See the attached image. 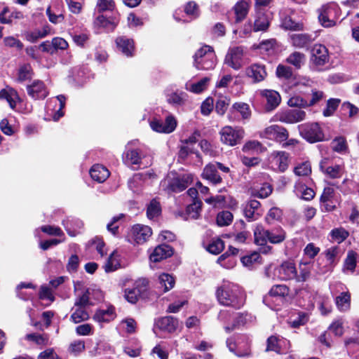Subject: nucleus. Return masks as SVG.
<instances>
[{
  "label": "nucleus",
  "instance_id": "f257e3e1",
  "mask_svg": "<svg viewBox=\"0 0 359 359\" xmlns=\"http://www.w3.org/2000/svg\"><path fill=\"white\" fill-rule=\"evenodd\" d=\"M215 295L219 304L236 309L241 308L245 302L244 291L237 285L229 281H223L217 287Z\"/></svg>",
  "mask_w": 359,
  "mask_h": 359
},
{
  "label": "nucleus",
  "instance_id": "f03ea898",
  "mask_svg": "<svg viewBox=\"0 0 359 359\" xmlns=\"http://www.w3.org/2000/svg\"><path fill=\"white\" fill-rule=\"evenodd\" d=\"M194 65L198 69L209 70L216 65V55L212 47L205 46L197 50L194 56Z\"/></svg>",
  "mask_w": 359,
  "mask_h": 359
},
{
  "label": "nucleus",
  "instance_id": "7ed1b4c3",
  "mask_svg": "<svg viewBox=\"0 0 359 359\" xmlns=\"http://www.w3.org/2000/svg\"><path fill=\"white\" fill-rule=\"evenodd\" d=\"M219 135L223 144L233 147L241 142L245 135V131L239 126H226L220 130Z\"/></svg>",
  "mask_w": 359,
  "mask_h": 359
},
{
  "label": "nucleus",
  "instance_id": "20e7f679",
  "mask_svg": "<svg viewBox=\"0 0 359 359\" xmlns=\"http://www.w3.org/2000/svg\"><path fill=\"white\" fill-rule=\"evenodd\" d=\"M299 130L302 137L309 142L315 143L325 140L324 133L317 123L300 125Z\"/></svg>",
  "mask_w": 359,
  "mask_h": 359
},
{
  "label": "nucleus",
  "instance_id": "39448f33",
  "mask_svg": "<svg viewBox=\"0 0 359 359\" xmlns=\"http://www.w3.org/2000/svg\"><path fill=\"white\" fill-rule=\"evenodd\" d=\"M306 118V112L300 109H286L277 112L273 119L285 123L292 124L302 121Z\"/></svg>",
  "mask_w": 359,
  "mask_h": 359
},
{
  "label": "nucleus",
  "instance_id": "423d86ee",
  "mask_svg": "<svg viewBox=\"0 0 359 359\" xmlns=\"http://www.w3.org/2000/svg\"><path fill=\"white\" fill-rule=\"evenodd\" d=\"M177 124L176 118L171 114L167 116L164 121L158 118H154L149 121V126L154 131L165 134L173 132Z\"/></svg>",
  "mask_w": 359,
  "mask_h": 359
},
{
  "label": "nucleus",
  "instance_id": "0eeeda50",
  "mask_svg": "<svg viewBox=\"0 0 359 359\" xmlns=\"http://www.w3.org/2000/svg\"><path fill=\"white\" fill-rule=\"evenodd\" d=\"M275 276L278 279L283 281L295 280L297 277L295 263L291 260L283 262L275 269Z\"/></svg>",
  "mask_w": 359,
  "mask_h": 359
},
{
  "label": "nucleus",
  "instance_id": "6e6552de",
  "mask_svg": "<svg viewBox=\"0 0 359 359\" xmlns=\"http://www.w3.org/2000/svg\"><path fill=\"white\" fill-rule=\"evenodd\" d=\"M289 136L288 132L283 126L278 125H271L266 128L260 133V137L271 140L282 142L287 140Z\"/></svg>",
  "mask_w": 359,
  "mask_h": 359
},
{
  "label": "nucleus",
  "instance_id": "1a4fd4ad",
  "mask_svg": "<svg viewBox=\"0 0 359 359\" xmlns=\"http://www.w3.org/2000/svg\"><path fill=\"white\" fill-rule=\"evenodd\" d=\"M152 235L151 229L146 225H134L129 233V241L137 244H143Z\"/></svg>",
  "mask_w": 359,
  "mask_h": 359
},
{
  "label": "nucleus",
  "instance_id": "9d476101",
  "mask_svg": "<svg viewBox=\"0 0 359 359\" xmlns=\"http://www.w3.org/2000/svg\"><path fill=\"white\" fill-rule=\"evenodd\" d=\"M147 285L148 281L146 279L137 280L132 288L126 289L124 294L126 299L131 304H135L138 299L146 292Z\"/></svg>",
  "mask_w": 359,
  "mask_h": 359
},
{
  "label": "nucleus",
  "instance_id": "9b49d317",
  "mask_svg": "<svg viewBox=\"0 0 359 359\" xmlns=\"http://www.w3.org/2000/svg\"><path fill=\"white\" fill-rule=\"evenodd\" d=\"M337 7L335 4L325 5L319 9L318 19L325 27H330L335 25Z\"/></svg>",
  "mask_w": 359,
  "mask_h": 359
},
{
  "label": "nucleus",
  "instance_id": "f8f14e48",
  "mask_svg": "<svg viewBox=\"0 0 359 359\" xmlns=\"http://www.w3.org/2000/svg\"><path fill=\"white\" fill-rule=\"evenodd\" d=\"M193 181V175L191 173H184L172 180H165L164 184L168 182V188L174 192H180L184 190Z\"/></svg>",
  "mask_w": 359,
  "mask_h": 359
},
{
  "label": "nucleus",
  "instance_id": "ddd939ff",
  "mask_svg": "<svg viewBox=\"0 0 359 359\" xmlns=\"http://www.w3.org/2000/svg\"><path fill=\"white\" fill-rule=\"evenodd\" d=\"M243 48L241 46L233 47L229 49L224 59V63L235 70H238L243 66Z\"/></svg>",
  "mask_w": 359,
  "mask_h": 359
},
{
  "label": "nucleus",
  "instance_id": "4468645a",
  "mask_svg": "<svg viewBox=\"0 0 359 359\" xmlns=\"http://www.w3.org/2000/svg\"><path fill=\"white\" fill-rule=\"evenodd\" d=\"M270 163L274 170L283 172L289 166V154L285 151H273L270 156Z\"/></svg>",
  "mask_w": 359,
  "mask_h": 359
},
{
  "label": "nucleus",
  "instance_id": "2eb2a0df",
  "mask_svg": "<svg viewBox=\"0 0 359 359\" xmlns=\"http://www.w3.org/2000/svg\"><path fill=\"white\" fill-rule=\"evenodd\" d=\"M329 60L327 48L320 44H316L311 50V63L316 67H322Z\"/></svg>",
  "mask_w": 359,
  "mask_h": 359
},
{
  "label": "nucleus",
  "instance_id": "dca6fc26",
  "mask_svg": "<svg viewBox=\"0 0 359 359\" xmlns=\"http://www.w3.org/2000/svg\"><path fill=\"white\" fill-rule=\"evenodd\" d=\"M321 171L329 178H340L344 172V168L341 165H331L327 158H324L320 162Z\"/></svg>",
  "mask_w": 359,
  "mask_h": 359
},
{
  "label": "nucleus",
  "instance_id": "f3484780",
  "mask_svg": "<svg viewBox=\"0 0 359 359\" xmlns=\"http://www.w3.org/2000/svg\"><path fill=\"white\" fill-rule=\"evenodd\" d=\"M290 341L284 338H278L275 336L270 337L267 340L266 351H273L278 353H285L290 348Z\"/></svg>",
  "mask_w": 359,
  "mask_h": 359
},
{
  "label": "nucleus",
  "instance_id": "a211bd4d",
  "mask_svg": "<svg viewBox=\"0 0 359 359\" xmlns=\"http://www.w3.org/2000/svg\"><path fill=\"white\" fill-rule=\"evenodd\" d=\"M27 93L34 100L44 99L48 95L47 88L43 81L36 80L27 87Z\"/></svg>",
  "mask_w": 359,
  "mask_h": 359
},
{
  "label": "nucleus",
  "instance_id": "6ab92c4d",
  "mask_svg": "<svg viewBox=\"0 0 359 359\" xmlns=\"http://www.w3.org/2000/svg\"><path fill=\"white\" fill-rule=\"evenodd\" d=\"M245 74L250 78L254 83H258L264 80L267 73L264 65L252 64L245 69Z\"/></svg>",
  "mask_w": 359,
  "mask_h": 359
},
{
  "label": "nucleus",
  "instance_id": "aec40b11",
  "mask_svg": "<svg viewBox=\"0 0 359 359\" xmlns=\"http://www.w3.org/2000/svg\"><path fill=\"white\" fill-rule=\"evenodd\" d=\"M260 95L266 100V109L267 111L273 110L280 103V95L277 91L273 90H262Z\"/></svg>",
  "mask_w": 359,
  "mask_h": 359
},
{
  "label": "nucleus",
  "instance_id": "412c9836",
  "mask_svg": "<svg viewBox=\"0 0 359 359\" xmlns=\"http://www.w3.org/2000/svg\"><path fill=\"white\" fill-rule=\"evenodd\" d=\"M201 175L203 179L208 180L215 185L220 184L222 181L221 176L218 174L217 165L214 163L206 165Z\"/></svg>",
  "mask_w": 359,
  "mask_h": 359
},
{
  "label": "nucleus",
  "instance_id": "4be33fe9",
  "mask_svg": "<svg viewBox=\"0 0 359 359\" xmlns=\"http://www.w3.org/2000/svg\"><path fill=\"white\" fill-rule=\"evenodd\" d=\"M260 203L257 200H250L243 208L245 217L249 220L257 219L261 213L259 212Z\"/></svg>",
  "mask_w": 359,
  "mask_h": 359
},
{
  "label": "nucleus",
  "instance_id": "5701e85b",
  "mask_svg": "<svg viewBox=\"0 0 359 359\" xmlns=\"http://www.w3.org/2000/svg\"><path fill=\"white\" fill-rule=\"evenodd\" d=\"M173 253L172 249L168 245H160L155 248L150 255V260L158 262L170 257Z\"/></svg>",
  "mask_w": 359,
  "mask_h": 359
},
{
  "label": "nucleus",
  "instance_id": "b1692460",
  "mask_svg": "<svg viewBox=\"0 0 359 359\" xmlns=\"http://www.w3.org/2000/svg\"><path fill=\"white\" fill-rule=\"evenodd\" d=\"M62 224L67 233L71 236H75L79 233L83 224L81 220L73 217H68L62 221Z\"/></svg>",
  "mask_w": 359,
  "mask_h": 359
},
{
  "label": "nucleus",
  "instance_id": "393cba45",
  "mask_svg": "<svg viewBox=\"0 0 359 359\" xmlns=\"http://www.w3.org/2000/svg\"><path fill=\"white\" fill-rule=\"evenodd\" d=\"M188 95L183 91L166 93V100L174 107H181L186 104Z\"/></svg>",
  "mask_w": 359,
  "mask_h": 359
},
{
  "label": "nucleus",
  "instance_id": "a878e982",
  "mask_svg": "<svg viewBox=\"0 0 359 359\" xmlns=\"http://www.w3.org/2000/svg\"><path fill=\"white\" fill-rule=\"evenodd\" d=\"M156 325L161 330L172 332L177 329L178 321L172 316H165L159 318L156 322Z\"/></svg>",
  "mask_w": 359,
  "mask_h": 359
},
{
  "label": "nucleus",
  "instance_id": "bb28decb",
  "mask_svg": "<svg viewBox=\"0 0 359 359\" xmlns=\"http://www.w3.org/2000/svg\"><path fill=\"white\" fill-rule=\"evenodd\" d=\"M118 49L125 55L133 56L134 52V43L132 39L120 36L116 39Z\"/></svg>",
  "mask_w": 359,
  "mask_h": 359
},
{
  "label": "nucleus",
  "instance_id": "cd10ccee",
  "mask_svg": "<svg viewBox=\"0 0 359 359\" xmlns=\"http://www.w3.org/2000/svg\"><path fill=\"white\" fill-rule=\"evenodd\" d=\"M92 179L99 183L104 182L109 176V171L102 165H94L90 170Z\"/></svg>",
  "mask_w": 359,
  "mask_h": 359
},
{
  "label": "nucleus",
  "instance_id": "c85d7f7f",
  "mask_svg": "<svg viewBox=\"0 0 359 359\" xmlns=\"http://www.w3.org/2000/svg\"><path fill=\"white\" fill-rule=\"evenodd\" d=\"M115 310L113 306H109L106 309H99L93 316V319L98 323H108L114 319Z\"/></svg>",
  "mask_w": 359,
  "mask_h": 359
},
{
  "label": "nucleus",
  "instance_id": "c756f323",
  "mask_svg": "<svg viewBox=\"0 0 359 359\" xmlns=\"http://www.w3.org/2000/svg\"><path fill=\"white\" fill-rule=\"evenodd\" d=\"M294 191L297 197L305 201H310L315 196L314 191L302 182H297L295 184Z\"/></svg>",
  "mask_w": 359,
  "mask_h": 359
},
{
  "label": "nucleus",
  "instance_id": "7c9ffc66",
  "mask_svg": "<svg viewBox=\"0 0 359 359\" xmlns=\"http://www.w3.org/2000/svg\"><path fill=\"white\" fill-rule=\"evenodd\" d=\"M351 294L343 292L335 298V304L340 312H347L351 309Z\"/></svg>",
  "mask_w": 359,
  "mask_h": 359
},
{
  "label": "nucleus",
  "instance_id": "2f4dec72",
  "mask_svg": "<svg viewBox=\"0 0 359 359\" xmlns=\"http://www.w3.org/2000/svg\"><path fill=\"white\" fill-rule=\"evenodd\" d=\"M290 289L287 286L283 284L275 285L269 290L268 295L264 299V302H268L271 297H279L284 299L288 296Z\"/></svg>",
  "mask_w": 359,
  "mask_h": 359
},
{
  "label": "nucleus",
  "instance_id": "473e14b6",
  "mask_svg": "<svg viewBox=\"0 0 359 359\" xmlns=\"http://www.w3.org/2000/svg\"><path fill=\"white\" fill-rule=\"evenodd\" d=\"M72 311L70 320L75 324L86 321L88 320L90 317L85 307L74 306L72 308Z\"/></svg>",
  "mask_w": 359,
  "mask_h": 359
},
{
  "label": "nucleus",
  "instance_id": "72a5a7b5",
  "mask_svg": "<svg viewBox=\"0 0 359 359\" xmlns=\"http://www.w3.org/2000/svg\"><path fill=\"white\" fill-rule=\"evenodd\" d=\"M269 230L265 229L262 225H257L254 229L255 242L257 245H264L268 241Z\"/></svg>",
  "mask_w": 359,
  "mask_h": 359
},
{
  "label": "nucleus",
  "instance_id": "f704fd0d",
  "mask_svg": "<svg viewBox=\"0 0 359 359\" xmlns=\"http://www.w3.org/2000/svg\"><path fill=\"white\" fill-rule=\"evenodd\" d=\"M286 61L287 63L299 69L304 65L306 62V55L302 53L294 51L287 57Z\"/></svg>",
  "mask_w": 359,
  "mask_h": 359
},
{
  "label": "nucleus",
  "instance_id": "c9c22d12",
  "mask_svg": "<svg viewBox=\"0 0 359 359\" xmlns=\"http://www.w3.org/2000/svg\"><path fill=\"white\" fill-rule=\"evenodd\" d=\"M269 26V20L263 13H258L254 22V32L266 31Z\"/></svg>",
  "mask_w": 359,
  "mask_h": 359
},
{
  "label": "nucleus",
  "instance_id": "e433bc0d",
  "mask_svg": "<svg viewBox=\"0 0 359 359\" xmlns=\"http://www.w3.org/2000/svg\"><path fill=\"white\" fill-rule=\"evenodd\" d=\"M159 287L163 292H166L173 288L175 284V278L168 273H162L158 277Z\"/></svg>",
  "mask_w": 359,
  "mask_h": 359
},
{
  "label": "nucleus",
  "instance_id": "4c0bfd02",
  "mask_svg": "<svg viewBox=\"0 0 359 359\" xmlns=\"http://www.w3.org/2000/svg\"><path fill=\"white\" fill-rule=\"evenodd\" d=\"M94 292V290L90 288L86 290L76 298L74 302V306L86 307L88 305H92L93 302H91V299Z\"/></svg>",
  "mask_w": 359,
  "mask_h": 359
},
{
  "label": "nucleus",
  "instance_id": "58836bf2",
  "mask_svg": "<svg viewBox=\"0 0 359 359\" xmlns=\"http://www.w3.org/2000/svg\"><path fill=\"white\" fill-rule=\"evenodd\" d=\"M210 80V78L204 77L195 83H187L185 88L190 92L200 93L206 89Z\"/></svg>",
  "mask_w": 359,
  "mask_h": 359
},
{
  "label": "nucleus",
  "instance_id": "ea45409f",
  "mask_svg": "<svg viewBox=\"0 0 359 359\" xmlns=\"http://www.w3.org/2000/svg\"><path fill=\"white\" fill-rule=\"evenodd\" d=\"M231 113L232 114L238 113L244 119L248 118L251 114L249 105L245 102L234 103L231 108Z\"/></svg>",
  "mask_w": 359,
  "mask_h": 359
},
{
  "label": "nucleus",
  "instance_id": "a19ab883",
  "mask_svg": "<svg viewBox=\"0 0 359 359\" xmlns=\"http://www.w3.org/2000/svg\"><path fill=\"white\" fill-rule=\"evenodd\" d=\"M292 44L297 48H304L311 41V37L306 34H293L290 35Z\"/></svg>",
  "mask_w": 359,
  "mask_h": 359
},
{
  "label": "nucleus",
  "instance_id": "79ce46f5",
  "mask_svg": "<svg viewBox=\"0 0 359 359\" xmlns=\"http://www.w3.org/2000/svg\"><path fill=\"white\" fill-rule=\"evenodd\" d=\"M286 238L285 231L280 227L269 231L268 241L273 244H278L285 241Z\"/></svg>",
  "mask_w": 359,
  "mask_h": 359
},
{
  "label": "nucleus",
  "instance_id": "37998d69",
  "mask_svg": "<svg viewBox=\"0 0 359 359\" xmlns=\"http://www.w3.org/2000/svg\"><path fill=\"white\" fill-rule=\"evenodd\" d=\"M248 8L249 5L245 1H241L235 5L236 22L238 23L241 22L246 17Z\"/></svg>",
  "mask_w": 359,
  "mask_h": 359
},
{
  "label": "nucleus",
  "instance_id": "c03bdc74",
  "mask_svg": "<svg viewBox=\"0 0 359 359\" xmlns=\"http://www.w3.org/2000/svg\"><path fill=\"white\" fill-rule=\"evenodd\" d=\"M120 255L117 251L114 250L108 258L104 265L106 272L114 271L120 267Z\"/></svg>",
  "mask_w": 359,
  "mask_h": 359
},
{
  "label": "nucleus",
  "instance_id": "a18cd8bd",
  "mask_svg": "<svg viewBox=\"0 0 359 359\" xmlns=\"http://www.w3.org/2000/svg\"><path fill=\"white\" fill-rule=\"evenodd\" d=\"M27 341H32L39 346H47L49 344V337L47 334L32 333L25 336Z\"/></svg>",
  "mask_w": 359,
  "mask_h": 359
},
{
  "label": "nucleus",
  "instance_id": "49530a36",
  "mask_svg": "<svg viewBox=\"0 0 359 359\" xmlns=\"http://www.w3.org/2000/svg\"><path fill=\"white\" fill-rule=\"evenodd\" d=\"M341 253V250L339 247L338 246H332L327 249H326L323 252V255H325L327 263L330 265L334 264L337 262L338 257H339Z\"/></svg>",
  "mask_w": 359,
  "mask_h": 359
},
{
  "label": "nucleus",
  "instance_id": "de8ad7c7",
  "mask_svg": "<svg viewBox=\"0 0 359 359\" xmlns=\"http://www.w3.org/2000/svg\"><path fill=\"white\" fill-rule=\"evenodd\" d=\"M126 162L128 164L140 167L142 164L140 151L137 149L128 151L126 154Z\"/></svg>",
  "mask_w": 359,
  "mask_h": 359
},
{
  "label": "nucleus",
  "instance_id": "09e8293b",
  "mask_svg": "<svg viewBox=\"0 0 359 359\" xmlns=\"http://www.w3.org/2000/svg\"><path fill=\"white\" fill-rule=\"evenodd\" d=\"M331 241L337 243H342L348 236L349 233L342 227L333 229L330 233Z\"/></svg>",
  "mask_w": 359,
  "mask_h": 359
},
{
  "label": "nucleus",
  "instance_id": "8fccbe9b",
  "mask_svg": "<svg viewBox=\"0 0 359 359\" xmlns=\"http://www.w3.org/2000/svg\"><path fill=\"white\" fill-rule=\"evenodd\" d=\"M66 98L64 95H58L51 100L48 104V107H50L52 102H58V109L55 110V112L53 116L54 121H57L60 118L63 116L64 113L62 112V109L65 105Z\"/></svg>",
  "mask_w": 359,
  "mask_h": 359
},
{
  "label": "nucleus",
  "instance_id": "3c124183",
  "mask_svg": "<svg viewBox=\"0 0 359 359\" xmlns=\"http://www.w3.org/2000/svg\"><path fill=\"white\" fill-rule=\"evenodd\" d=\"M357 258L358 254L355 252L348 251L344 261V270L353 273L356 266Z\"/></svg>",
  "mask_w": 359,
  "mask_h": 359
},
{
  "label": "nucleus",
  "instance_id": "603ef678",
  "mask_svg": "<svg viewBox=\"0 0 359 359\" xmlns=\"http://www.w3.org/2000/svg\"><path fill=\"white\" fill-rule=\"evenodd\" d=\"M201 201H194L192 203L189 205L187 208L186 212L188 218L198 219L201 209Z\"/></svg>",
  "mask_w": 359,
  "mask_h": 359
},
{
  "label": "nucleus",
  "instance_id": "864d4df0",
  "mask_svg": "<svg viewBox=\"0 0 359 359\" xmlns=\"http://www.w3.org/2000/svg\"><path fill=\"white\" fill-rule=\"evenodd\" d=\"M144 175L142 173H137L128 181V187L133 192H138L144 183L143 181Z\"/></svg>",
  "mask_w": 359,
  "mask_h": 359
},
{
  "label": "nucleus",
  "instance_id": "5fc2aeb1",
  "mask_svg": "<svg viewBox=\"0 0 359 359\" xmlns=\"http://www.w3.org/2000/svg\"><path fill=\"white\" fill-rule=\"evenodd\" d=\"M233 215L228 210L219 212L216 217L217 224L219 226H229L233 221Z\"/></svg>",
  "mask_w": 359,
  "mask_h": 359
},
{
  "label": "nucleus",
  "instance_id": "6e6d98bb",
  "mask_svg": "<svg viewBox=\"0 0 359 359\" xmlns=\"http://www.w3.org/2000/svg\"><path fill=\"white\" fill-rule=\"evenodd\" d=\"M307 262H303L302 261L299 264V274L297 272V277L295 280L297 282H305L311 276V269L308 266Z\"/></svg>",
  "mask_w": 359,
  "mask_h": 359
},
{
  "label": "nucleus",
  "instance_id": "4d7b16f0",
  "mask_svg": "<svg viewBox=\"0 0 359 359\" xmlns=\"http://www.w3.org/2000/svg\"><path fill=\"white\" fill-rule=\"evenodd\" d=\"M332 149L339 153L345 152L348 149L347 142L344 137H335L331 143Z\"/></svg>",
  "mask_w": 359,
  "mask_h": 359
},
{
  "label": "nucleus",
  "instance_id": "13d9d810",
  "mask_svg": "<svg viewBox=\"0 0 359 359\" xmlns=\"http://www.w3.org/2000/svg\"><path fill=\"white\" fill-rule=\"evenodd\" d=\"M161 212V205L158 201L153 199L147 207V214L149 219L158 217Z\"/></svg>",
  "mask_w": 359,
  "mask_h": 359
},
{
  "label": "nucleus",
  "instance_id": "bf43d9fd",
  "mask_svg": "<svg viewBox=\"0 0 359 359\" xmlns=\"http://www.w3.org/2000/svg\"><path fill=\"white\" fill-rule=\"evenodd\" d=\"M341 100L337 98L329 99L327 102L326 107L323 110V115L325 116H332L338 108Z\"/></svg>",
  "mask_w": 359,
  "mask_h": 359
},
{
  "label": "nucleus",
  "instance_id": "052dcab7",
  "mask_svg": "<svg viewBox=\"0 0 359 359\" xmlns=\"http://www.w3.org/2000/svg\"><path fill=\"white\" fill-rule=\"evenodd\" d=\"M244 152H256L261 153L264 151V147L262 144L257 140H252L247 142L243 147Z\"/></svg>",
  "mask_w": 359,
  "mask_h": 359
},
{
  "label": "nucleus",
  "instance_id": "680f3d73",
  "mask_svg": "<svg viewBox=\"0 0 359 359\" xmlns=\"http://www.w3.org/2000/svg\"><path fill=\"white\" fill-rule=\"evenodd\" d=\"M97 26L104 27L108 30H113L116 26V23L111 21L103 15H99L95 20Z\"/></svg>",
  "mask_w": 359,
  "mask_h": 359
},
{
  "label": "nucleus",
  "instance_id": "e2e57ef3",
  "mask_svg": "<svg viewBox=\"0 0 359 359\" xmlns=\"http://www.w3.org/2000/svg\"><path fill=\"white\" fill-rule=\"evenodd\" d=\"M32 67L29 65L26 64L21 66L18 70L17 81L18 82H24L29 80L32 77Z\"/></svg>",
  "mask_w": 359,
  "mask_h": 359
},
{
  "label": "nucleus",
  "instance_id": "0e129e2a",
  "mask_svg": "<svg viewBox=\"0 0 359 359\" xmlns=\"http://www.w3.org/2000/svg\"><path fill=\"white\" fill-rule=\"evenodd\" d=\"M85 350V341L76 339L70 343L68 351L70 353L77 355Z\"/></svg>",
  "mask_w": 359,
  "mask_h": 359
},
{
  "label": "nucleus",
  "instance_id": "69168bd1",
  "mask_svg": "<svg viewBox=\"0 0 359 359\" xmlns=\"http://www.w3.org/2000/svg\"><path fill=\"white\" fill-rule=\"evenodd\" d=\"M294 172L297 176H307L311 172V166L309 162L305 161L297 165Z\"/></svg>",
  "mask_w": 359,
  "mask_h": 359
},
{
  "label": "nucleus",
  "instance_id": "338daca9",
  "mask_svg": "<svg viewBox=\"0 0 359 359\" xmlns=\"http://www.w3.org/2000/svg\"><path fill=\"white\" fill-rule=\"evenodd\" d=\"M260 255L258 252H254L241 258L242 264L248 268L252 267L255 264L259 263Z\"/></svg>",
  "mask_w": 359,
  "mask_h": 359
},
{
  "label": "nucleus",
  "instance_id": "774afa93",
  "mask_svg": "<svg viewBox=\"0 0 359 359\" xmlns=\"http://www.w3.org/2000/svg\"><path fill=\"white\" fill-rule=\"evenodd\" d=\"M224 248V243L220 238L212 240L208 245L207 250L212 254L217 255L220 253Z\"/></svg>",
  "mask_w": 359,
  "mask_h": 359
}]
</instances>
